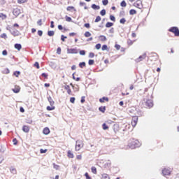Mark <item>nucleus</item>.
<instances>
[{"label":"nucleus","instance_id":"4be33fe9","mask_svg":"<svg viewBox=\"0 0 179 179\" xmlns=\"http://www.w3.org/2000/svg\"><path fill=\"white\" fill-rule=\"evenodd\" d=\"M99 38L101 41H107V37H106L104 35L99 36Z\"/></svg>","mask_w":179,"mask_h":179},{"label":"nucleus","instance_id":"37998d69","mask_svg":"<svg viewBox=\"0 0 179 179\" xmlns=\"http://www.w3.org/2000/svg\"><path fill=\"white\" fill-rule=\"evenodd\" d=\"M101 16H106V9H103L100 11Z\"/></svg>","mask_w":179,"mask_h":179},{"label":"nucleus","instance_id":"cd10ccee","mask_svg":"<svg viewBox=\"0 0 179 179\" xmlns=\"http://www.w3.org/2000/svg\"><path fill=\"white\" fill-rule=\"evenodd\" d=\"M0 17L1 19H2V20H5V19H6V17H8V16L5 14H3V13H0Z\"/></svg>","mask_w":179,"mask_h":179},{"label":"nucleus","instance_id":"6e6d98bb","mask_svg":"<svg viewBox=\"0 0 179 179\" xmlns=\"http://www.w3.org/2000/svg\"><path fill=\"white\" fill-rule=\"evenodd\" d=\"M125 16V11L122 10L120 12V17Z\"/></svg>","mask_w":179,"mask_h":179},{"label":"nucleus","instance_id":"2f4dec72","mask_svg":"<svg viewBox=\"0 0 179 179\" xmlns=\"http://www.w3.org/2000/svg\"><path fill=\"white\" fill-rule=\"evenodd\" d=\"M113 128L115 134H117L118 132V125L115 124Z\"/></svg>","mask_w":179,"mask_h":179},{"label":"nucleus","instance_id":"a211bd4d","mask_svg":"<svg viewBox=\"0 0 179 179\" xmlns=\"http://www.w3.org/2000/svg\"><path fill=\"white\" fill-rule=\"evenodd\" d=\"M48 101H49L50 106H54V104L55 103V102L54 101V100H52V98L50 96L48 97Z\"/></svg>","mask_w":179,"mask_h":179},{"label":"nucleus","instance_id":"423d86ee","mask_svg":"<svg viewBox=\"0 0 179 179\" xmlns=\"http://www.w3.org/2000/svg\"><path fill=\"white\" fill-rule=\"evenodd\" d=\"M10 33L14 37H17V36H20V31H19L17 29L15 28H13V29H11V31Z\"/></svg>","mask_w":179,"mask_h":179},{"label":"nucleus","instance_id":"bb28decb","mask_svg":"<svg viewBox=\"0 0 179 179\" xmlns=\"http://www.w3.org/2000/svg\"><path fill=\"white\" fill-rule=\"evenodd\" d=\"M46 110L48 111H52V110H55V106H47Z\"/></svg>","mask_w":179,"mask_h":179},{"label":"nucleus","instance_id":"393cba45","mask_svg":"<svg viewBox=\"0 0 179 179\" xmlns=\"http://www.w3.org/2000/svg\"><path fill=\"white\" fill-rule=\"evenodd\" d=\"M78 66H80L81 69L85 68V66H86V62H80L78 64Z\"/></svg>","mask_w":179,"mask_h":179},{"label":"nucleus","instance_id":"a18cd8bd","mask_svg":"<svg viewBox=\"0 0 179 179\" xmlns=\"http://www.w3.org/2000/svg\"><path fill=\"white\" fill-rule=\"evenodd\" d=\"M41 76H42L43 78H44L45 79H48V74L46 73H43L41 74Z\"/></svg>","mask_w":179,"mask_h":179},{"label":"nucleus","instance_id":"680f3d73","mask_svg":"<svg viewBox=\"0 0 179 179\" xmlns=\"http://www.w3.org/2000/svg\"><path fill=\"white\" fill-rule=\"evenodd\" d=\"M115 48H116V50L118 51L121 48V45H118V44H115Z\"/></svg>","mask_w":179,"mask_h":179},{"label":"nucleus","instance_id":"4468645a","mask_svg":"<svg viewBox=\"0 0 179 179\" xmlns=\"http://www.w3.org/2000/svg\"><path fill=\"white\" fill-rule=\"evenodd\" d=\"M22 131H23V132H25L26 134H28V132H29V131H30V129L29 128L28 126L24 125L22 127Z\"/></svg>","mask_w":179,"mask_h":179},{"label":"nucleus","instance_id":"9d476101","mask_svg":"<svg viewBox=\"0 0 179 179\" xmlns=\"http://www.w3.org/2000/svg\"><path fill=\"white\" fill-rule=\"evenodd\" d=\"M145 58H146V53L139 56V57L136 59V62H141V61H142V59H145Z\"/></svg>","mask_w":179,"mask_h":179},{"label":"nucleus","instance_id":"72a5a7b5","mask_svg":"<svg viewBox=\"0 0 179 179\" xmlns=\"http://www.w3.org/2000/svg\"><path fill=\"white\" fill-rule=\"evenodd\" d=\"M101 50L102 51H107V50H108V46H107V45H103L101 47Z\"/></svg>","mask_w":179,"mask_h":179},{"label":"nucleus","instance_id":"c03bdc74","mask_svg":"<svg viewBox=\"0 0 179 179\" xmlns=\"http://www.w3.org/2000/svg\"><path fill=\"white\" fill-rule=\"evenodd\" d=\"M1 38H4L5 40H6V38H8V36L6 35V34L3 33L0 36Z\"/></svg>","mask_w":179,"mask_h":179},{"label":"nucleus","instance_id":"338daca9","mask_svg":"<svg viewBox=\"0 0 179 179\" xmlns=\"http://www.w3.org/2000/svg\"><path fill=\"white\" fill-rule=\"evenodd\" d=\"M2 55H4V56L8 55V50H3L2 51Z\"/></svg>","mask_w":179,"mask_h":179},{"label":"nucleus","instance_id":"ddd939ff","mask_svg":"<svg viewBox=\"0 0 179 179\" xmlns=\"http://www.w3.org/2000/svg\"><path fill=\"white\" fill-rule=\"evenodd\" d=\"M14 48H15V50H17V51H20V50H22V44L15 43L14 45Z\"/></svg>","mask_w":179,"mask_h":179},{"label":"nucleus","instance_id":"f03ea898","mask_svg":"<svg viewBox=\"0 0 179 179\" xmlns=\"http://www.w3.org/2000/svg\"><path fill=\"white\" fill-rule=\"evenodd\" d=\"M152 99H153V96L151 94L150 97H149V96H147L143 99V101H145L146 107H148V108H152V107H153V100H152Z\"/></svg>","mask_w":179,"mask_h":179},{"label":"nucleus","instance_id":"aec40b11","mask_svg":"<svg viewBox=\"0 0 179 179\" xmlns=\"http://www.w3.org/2000/svg\"><path fill=\"white\" fill-rule=\"evenodd\" d=\"M67 156H68V157H69V159H73V157H74L73 153H72V152H71V150L68 151Z\"/></svg>","mask_w":179,"mask_h":179},{"label":"nucleus","instance_id":"5701e85b","mask_svg":"<svg viewBox=\"0 0 179 179\" xmlns=\"http://www.w3.org/2000/svg\"><path fill=\"white\" fill-rule=\"evenodd\" d=\"M99 111L101 113H106V106H100L99 108Z\"/></svg>","mask_w":179,"mask_h":179},{"label":"nucleus","instance_id":"f704fd0d","mask_svg":"<svg viewBox=\"0 0 179 179\" xmlns=\"http://www.w3.org/2000/svg\"><path fill=\"white\" fill-rule=\"evenodd\" d=\"M34 66H35V68H36V69H40V64L38 63V62H36L34 64Z\"/></svg>","mask_w":179,"mask_h":179},{"label":"nucleus","instance_id":"1a4fd4ad","mask_svg":"<svg viewBox=\"0 0 179 179\" xmlns=\"http://www.w3.org/2000/svg\"><path fill=\"white\" fill-rule=\"evenodd\" d=\"M162 174L164 176H170V174H171V171H170V169H169L165 168L162 170Z\"/></svg>","mask_w":179,"mask_h":179},{"label":"nucleus","instance_id":"473e14b6","mask_svg":"<svg viewBox=\"0 0 179 179\" xmlns=\"http://www.w3.org/2000/svg\"><path fill=\"white\" fill-rule=\"evenodd\" d=\"M10 71H9V69L6 68L3 71V73L4 75H8V73H10Z\"/></svg>","mask_w":179,"mask_h":179},{"label":"nucleus","instance_id":"c9c22d12","mask_svg":"<svg viewBox=\"0 0 179 179\" xmlns=\"http://www.w3.org/2000/svg\"><path fill=\"white\" fill-rule=\"evenodd\" d=\"M129 15H136V10L135 9H131L129 10Z\"/></svg>","mask_w":179,"mask_h":179},{"label":"nucleus","instance_id":"20e7f679","mask_svg":"<svg viewBox=\"0 0 179 179\" xmlns=\"http://www.w3.org/2000/svg\"><path fill=\"white\" fill-rule=\"evenodd\" d=\"M82 148H83V141H82L80 140H78L76 142V150L78 152V151L80 150V149H82Z\"/></svg>","mask_w":179,"mask_h":179},{"label":"nucleus","instance_id":"de8ad7c7","mask_svg":"<svg viewBox=\"0 0 179 179\" xmlns=\"http://www.w3.org/2000/svg\"><path fill=\"white\" fill-rule=\"evenodd\" d=\"M102 3L104 6H107L108 5V0H102Z\"/></svg>","mask_w":179,"mask_h":179},{"label":"nucleus","instance_id":"603ef678","mask_svg":"<svg viewBox=\"0 0 179 179\" xmlns=\"http://www.w3.org/2000/svg\"><path fill=\"white\" fill-rule=\"evenodd\" d=\"M47 149H43V148H41V150H40V153L41 154V155H43V154H44V153H47Z\"/></svg>","mask_w":179,"mask_h":179},{"label":"nucleus","instance_id":"58836bf2","mask_svg":"<svg viewBox=\"0 0 179 179\" xmlns=\"http://www.w3.org/2000/svg\"><path fill=\"white\" fill-rule=\"evenodd\" d=\"M100 20H101V17H100V15H98V16H96L94 22H95V23H99V22H100Z\"/></svg>","mask_w":179,"mask_h":179},{"label":"nucleus","instance_id":"e2e57ef3","mask_svg":"<svg viewBox=\"0 0 179 179\" xmlns=\"http://www.w3.org/2000/svg\"><path fill=\"white\" fill-rule=\"evenodd\" d=\"M89 58H94V52H90L89 54Z\"/></svg>","mask_w":179,"mask_h":179},{"label":"nucleus","instance_id":"4d7b16f0","mask_svg":"<svg viewBox=\"0 0 179 179\" xmlns=\"http://www.w3.org/2000/svg\"><path fill=\"white\" fill-rule=\"evenodd\" d=\"M95 48L96 50H100L101 48V44L100 43H97L96 45H95Z\"/></svg>","mask_w":179,"mask_h":179},{"label":"nucleus","instance_id":"6e6552de","mask_svg":"<svg viewBox=\"0 0 179 179\" xmlns=\"http://www.w3.org/2000/svg\"><path fill=\"white\" fill-rule=\"evenodd\" d=\"M22 12L20 11V9L16 8H14L13 10V15H14V16H15V17H17V16H19V15Z\"/></svg>","mask_w":179,"mask_h":179},{"label":"nucleus","instance_id":"6ab92c4d","mask_svg":"<svg viewBox=\"0 0 179 179\" xmlns=\"http://www.w3.org/2000/svg\"><path fill=\"white\" fill-rule=\"evenodd\" d=\"M151 57H154V59L156 61L159 58V55H157V53L156 52H151L150 53Z\"/></svg>","mask_w":179,"mask_h":179},{"label":"nucleus","instance_id":"7ed1b4c3","mask_svg":"<svg viewBox=\"0 0 179 179\" xmlns=\"http://www.w3.org/2000/svg\"><path fill=\"white\" fill-rule=\"evenodd\" d=\"M169 31L171 33H173V34L176 36V37H179V29L177 27H171Z\"/></svg>","mask_w":179,"mask_h":179},{"label":"nucleus","instance_id":"0e129e2a","mask_svg":"<svg viewBox=\"0 0 179 179\" xmlns=\"http://www.w3.org/2000/svg\"><path fill=\"white\" fill-rule=\"evenodd\" d=\"M57 54H58V55H61V47L57 48Z\"/></svg>","mask_w":179,"mask_h":179},{"label":"nucleus","instance_id":"bf43d9fd","mask_svg":"<svg viewBox=\"0 0 179 179\" xmlns=\"http://www.w3.org/2000/svg\"><path fill=\"white\" fill-rule=\"evenodd\" d=\"M65 17H66V22H72V18L71 17H69L68 15H66Z\"/></svg>","mask_w":179,"mask_h":179},{"label":"nucleus","instance_id":"412c9836","mask_svg":"<svg viewBox=\"0 0 179 179\" xmlns=\"http://www.w3.org/2000/svg\"><path fill=\"white\" fill-rule=\"evenodd\" d=\"M91 171L93 174H97V169L96 166H92Z\"/></svg>","mask_w":179,"mask_h":179},{"label":"nucleus","instance_id":"a19ab883","mask_svg":"<svg viewBox=\"0 0 179 179\" xmlns=\"http://www.w3.org/2000/svg\"><path fill=\"white\" fill-rule=\"evenodd\" d=\"M102 128H103V129L104 131H106V129H108V126L107 125V124L103 123V124H102Z\"/></svg>","mask_w":179,"mask_h":179},{"label":"nucleus","instance_id":"79ce46f5","mask_svg":"<svg viewBox=\"0 0 179 179\" xmlns=\"http://www.w3.org/2000/svg\"><path fill=\"white\" fill-rule=\"evenodd\" d=\"M80 55H86V50H81L79 51Z\"/></svg>","mask_w":179,"mask_h":179},{"label":"nucleus","instance_id":"13d9d810","mask_svg":"<svg viewBox=\"0 0 179 179\" xmlns=\"http://www.w3.org/2000/svg\"><path fill=\"white\" fill-rule=\"evenodd\" d=\"M68 38V36H65L64 35H61V40L64 42L65 39Z\"/></svg>","mask_w":179,"mask_h":179},{"label":"nucleus","instance_id":"7c9ffc66","mask_svg":"<svg viewBox=\"0 0 179 179\" xmlns=\"http://www.w3.org/2000/svg\"><path fill=\"white\" fill-rule=\"evenodd\" d=\"M120 6H122V8H125L127 6V2L125 0L122 1L120 3Z\"/></svg>","mask_w":179,"mask_h":179},{"label":"nucleus","instance_id":"052dcab7","mask_svg":"<svg viewBox=\"0 0 179 179\" xmlns=\"http://www.w3.org/2000/svg\"><path fill=\"white\" fill-rule=\"evenodd\" d=\"M75 100H76V99H75V97H71L70 103H72V104L75 103Z\"/></svg>","mask_w":179,"mask_h":179},{"label":"nucleus","instance_id":"2eb2a0df","mask_svg":"<svg viewBox=\"0 0 179 179\" xmlns=\"http://www.w3.org/2000/svg\"><path fill=\"white\" fill-rule=\"evenodd\" d=\"M12 91L13 92V93H19V92H20V87L15 86V88L12 89Z\"/></svg>","mask_w":179,"mask_h":179},{"label":"nucleus","instance_id":"b1692460","mask_svg":"<svg viewBox=\"0 0 179 179\" xmlns=\"http://www.w3.org/2000/svg\"><path fill=\"white\" fill-rule=\"evenodd\" d=\"M54 34H55V31H48V36H49V37L54 36Z\"/></svg>","mask_w":179,"mask_h":179},{"label":"nucleus","instance_id":"774afa93","mask_svg":"<svg viewBox=\"0 0 179 179\" xmlns=\"http://www.w3.org/2000/svg\"><path fill=\"white\" fill-rule=\"evenodd\" d=\"M38 35H39V36L41 37L43 36V31L38 30Z\"/></svg>","mask_w":179,"mask_h":179},{"label":"nucleus","instance_id":"4c0bfd02","mask_svg":"<svg viewBox=\"0 0 179 179\" xmlns=\"http://www.w3.org/2000/svg\"><path fill=\"white\" fill-rule=\"evenodd\" d=\"M125 22H127V20L124 17L120 20V24H125Z\"/></svg>","mask_w":179,"mask_h":179},{"label":"nucleus","instance_id":"f257e3e1","mask_svg":"<svg viewBox=\"0 0 179 179\" xmlns=\"http://www.w3.org/2000/svg\"><path fill=\"white\" fill-rule=\"evenodd\" d=\"M128 146L130 149H136L141 146V143L138 140L132 139L129 142Z\"/></svg>","mask_w":179,"mask_h":179},{"label":"nucleus","instance_id":"69168bd1","mask_svg":"<svg viewBox=\"0 0 179 179\" xmlns=\"http://www.w3.org/2000/svg\"><path fill=\"white\" fill-rule=\"evenodd\" d=\"M13 145H17V139L16 138L13 139Z\"/></svg>","mask_w":179,"mask_h":179},{"label":"nucleus","instance_id":"c85d7f7f","mask_svg":"<svg viewBox=\"0 0 179 179\" xmlns=\"http://www.w3.org/2000/svg\"><path fill=\"white\" fill-rule=\"evenodd\" d=\"M101 179H110V176L107 173H103L102 175Z\"/></svg>","mask_w":179,"mask_h":179},{"label":"nucleus","instance_id":"8fccbe9b","mask_svg":"<svg viewBox=\"0 0 179 179\" xmlns=\"http://www.w3.org/2000/svg\"><path fill=\"white\" fill-rule=\"evenodd\" d=\"M27 2V0H17V3L22 4V3H26Z\"/></svg>","mask_w":179,"mask_h":179},{"label":"nucleus","instance_id":"9b49d317","mask_svg":"<svg viewBox=\"0 0 179 179\" xmlns=\"http://www.w3.org/2000/svg\"><path fill=\"white\" fill-rule=\"evenodd\" d=\"M50 132H51V131H50V128L48 127H45L43 130V134L44 135H48L50 134Z\"/></svg>","mask_w":179,"mask_h":179},{"label":"nucleus","instance_id":"39448f33","mask_svg":"<svg viewBox=\"0 0 179 179\" xmlns=\"http://www.w3.org/2000/svg\"><path fill=\"white\" fill-rule=\"evenodd\" d=\"M134 6L136 8H138V9H142L143 8V5L142 4V1L137 0L136 2H135L134 4Z\"/></svg>","mask_w":179,"mask_h":179},{"label":"nucleus","instance_id":"e433bc0d","mask_svg":"<svg viewBox=\"0 0 179 179\" xmlns=\"http://www.w3.org/2000/svg\"><path fill=\"white\" fill-rule=\"evenodd\" d=\"M13 75H14V76H16V78H18L19 75H20V71H15L13 72Z\"/></svg>","mask_w":179,"mask_h":179},{"label":"nucleus","instance_id":"3c124183","mask_svg":"<svg viewBox=\"0 0 179 179\" xmlns=\"http://www.w3.org/2000/svg\"><path fill=\"white\" fill-rule=\"evenodd\" d=\"M109 17L112 22H115V16L110 15Z\"/></svg>","mask_w":179,"mask_h":179},{"label":"nucleus","instance_id":"5fc2aeb1","mask_svg":"<svg viewBox=\"0 0 179 179\" xmlns=\"http://www.w3.org/2000/svg\"><path fill=\"white\" fill-rule=\"evenodd\" d=\"M85 177L86 179H92V177H90V176H89V173L86 172L85 173Z\"/></svg>","mask_w":179,"mask_h":179},{"label":"nucleus","instance_id":"09e8293b","mask_svg":"<svg viewBox=\"0 0 179 179\" xmlns=\"http://www.w3.org/2000/svg\"><path fill=\"white\" fill-rule=\"evenodd\" d=\"M88 64L92 66V65H94V59H90L88 61Z\"/></svg>","mask_w":179,"mask_h":179},{"label":"nucleus","instance_id":"dca6fc26","mask_svg":"<svg viewBox=\"0 0 179 179\" xmlns=\"http://www.w3.org/2000/svg\"><path fill=\"white\" fill-rule=\"evenodd\" d=\"M66 10L68 12H73H73H76V10L75 9V7H73L72 6H68L66 8Z\"/></svg>","mask_w":179,"mask_h":179},{"label":"nucleus","instance_id":"864d4df0","mask_svg":"<svg viewBox=\"0 0 179 179\" xmlns=\"http://www.w3.org/2000/svg\"><path fill=\"white\" fill-rule=\"evenodd\" d=\"M131 121H134L135 124H136V123L138 124V117L134 116V117L132 118Z\"/></svg>","mask_w":179,"mask_h":179},{"label":"nucleus","instance_id":"f3484780","mask_svg":"<svg viewBox=\"0 0 179 179\" xmlns=\"http://www.w3.org/2000/svg\"><path fill=\"white\" fill-rule=\"evenodd\" d=\"M91 8L92 9H94V10H99V9H100V6L94 3L91 5Z\"/></svg>","mask_w":179,"mask_h":179},{"label":"nucleus","instance_id":"a878e982","mask_svg":"<svg viewBox=\"0 0 179 179\" xmlns=\"http://www.w3.org/2000/svg\"><path fill=\"white\" fill-rule=\"evenodd\" d=\"M113 26H114V23H113V22H108L106 24V27H107V28L113 27Z\"/></svg>","mask_w":179,"mask_h":179},{"label":"nucleus","instance_id":"ea45409f","mask_svg":"<svg viewBox=\"0 0 179 179\" xmlns=\"http://www.w3.org/2000/svg\"><path fill=\"white\" fill-rule=\"evenodd\" d=\"M57 28L59 30H64V31H66V28H64L62 24H59Z\"/></svg>","mask_w":179,"mask_h":179},{"label":"nucleus","instance_id":"0eeeda50","mask_svg":"<svg viewBox=\"0 0 179 179\" xmlns=\"http://www.w3.org/2000/svg\"><path fill=\"white\" fill-rule=\"evenodd\" d=\"M79 51L78 49L76 48H68L67 49V54H78Z\"/></svg>","mask_w":179,"mask_h":179},{"label":"nucleus","instance_id":"49530a36","mask_svg":"<svg viewBox=\"0 0 179 179\" xmlns=\"http://www.w3.org/2000/svg\"><path fill=\"white\" fill-rule=\"evenodd\" d=\"M85 37H90V36H92V34L90 31H86L84 34Z\"/></svg>","mask_w":179,"mask_h":179},{"label":"nucleus","instance_id":"f8f14e48","mask_svg":"<svg viewBox=\"0 0 179 179\" xmlns=\"http://www.w3.org/2000/svg\"><path fill=\"white\" fill-rule=\"evenodd\" d=\"M105 101H109V99L107 96H103L99 99V103H104Z\"/></svg>","mask_w":179,"mask_h":179},{"label":"nucleus","instance_id":"c756f323","mask_svg":"<svg viewBox=\"0 0 179 179\" xmlns=\"http://www.w3.org/2000/svg\"><path fill=\"white\" fill-rule=\"evenodd\" d=\"M10 173H12V174H16L17 173L16 169H15L13 167H10Z\"/></svg>","mask_w":179,"mask_h":179}]
</instances>
